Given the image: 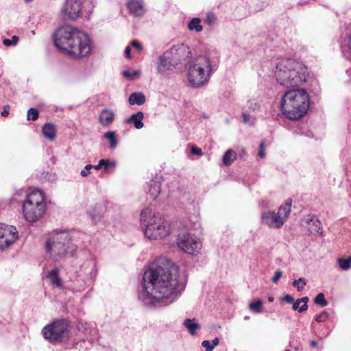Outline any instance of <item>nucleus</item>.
Segmentation results:
<instances>
[{
    "instance_id": "c756f323",
    "label": "nucleus",
    "mask_w": 351,
    "mask_h": 351,
    "mask_svg": "<svg viewBox=\"0 0 351 351\" xmlns=\"http://www.w3.org/2000/svg\"><path fill=\"white\" fill-rule=\"evenodd\" d=\"M145 96L141 92L133 93V105H142L145 102Z\"/></svg>"
},
{
    "instance_id": "4d7b16f0",
    "label": "nucleus",
    "mask_w": 351,
    "mask_h": 351,
    "mask_svg": "<svg viewBox=\"0 0 351 351\" xmlns=\"http://www.w3.org/2000/svg\"><path fill=\"white\" fill-rule=\"evenodd\" d=\"M140 70H133V79L136 77H138L141 75Z\"/></svg>"
},
{
    "instance_id": "f257e3e1",
    "label": "nucleus",
    "mask_w": 351,
    "mask_h": 351,
    "mask_svg": "<svg viewBox=\"0 0 351 351\" xmlns=\"http://www.w3.org/2000/svg\"><path fill=\"white\" fill-rule=\"evenodd\" d=\"M145 291L139 298L145 305H167L175 301L185 289L179 269L166 257H159L145 272Z\"/></svg>"
},
{
    "instance_id": "cd10ccee",
    "label": "nucleus",
    "mask_w": 351,
    "mask_h": 351,
    "mask_svg": "<svg viewBox=\"0 0 351 351\" xmlns=\"http://www.w3.org/2000/svg\"><path fill=\"white\" fill-rule=\"evenodd\" d=\"M144 118V114L142 112H138L136 114H133V125L136 129H141L144 124L142 120Z\"/></svg>"
},
{
    "instance_id": "f3484780",
    "label": "nucleus",
    "mask_w": 351,
    "mask_h": 351,
    "mask_svg": "<svg viewBox=\"0 0 351 351\" xmlns=\"http://www.w3.org/2000/svg\"><path fill=\"white\" fill-rule=\"evenodd\" d=\"M176 65L177 64L170 58L169 53L165 51L158 58L157 69L161 75H165L169 71H172Z\"/></svg>"
},
{
    "instance_id": "864d4df0",
    "label": "nucleus",
    "mask_w": 351,
    "mask_h": 351,
    "mask_svg": "<svg viewBox=\"0 0 351 351\" xmlns=\"http://www.w3.org/2000/svg\"><path fill=\"white\" fill-rule=\"evenodd\" d=\"M123 75L126 78H130L132 77V73L129 70H125L123 72Z\"/></svg>"
},
{
    "instance_id": "4c0bfd02",
    "label": "nucleus",
    "mask_w": 351,
    "mask_h": 351,
    "mask_svg": "<svg viewBox=\"0 0 351 351\" xmlns=\"http://www.w3.org/2000/svg\"><path fill=\"white\" fill-rule=\"evenodd\" d=\"M261 107L260 104L256 99H252L248 101V108L253 111L258 110Z\"/></svg>"
},
{
    "instance_id": "e433bc0d",
    "label": "nucleus",
    "mask_w": 351,
    "mask_h": 351,
    "mask_svg": "<svg viewBox=\"0 0 351 351\" xmlns=\"http://www.w3.org/2000/svg\"><path fill=\"white\" fill-rule=\"evenodd\" d=\"M309 299L307 296L302 297V298L298 299V302H303L304 304L302 305L299 308L300 313H303L307 311L308 309V305L307 303L308 302Z\"/></svg>"
},
{
    "instance_id": "7c9ffc66",
    "label": "nucleus",
    "mask_w": 351,
    "mask_h": 351,
    "mask_svg": "<svg viewBox=\"0 0 351 351\" xmlns=\"http://www.w3.org/2000/svg\"><path fill=\"white\" fill-rule=\"evenodd\" d=\"M338 264L341 269L348 270L351 267V258L350 257L347 259L339 258Z\"/></svg>"
},
{
    "instance_id": "6ab92c4d",
    "label": "nucleus",
    "mask_w": 351,
    "mask_h": 351,
    "mask_svg": "<svg viewBox=\"0 0 351 351\" xmlns=\"http://www.w3.org/2000/svg\"><path fill=\"white\" fill-rule=\"evenodd\" d=\"M114 119V113L108 108L103 109L99 114V122L103 126L110 125Z\"/></svg>"
},
{
    "instance_id": "f03ea898",
    "label": "nucleus",
    "mask_w": 351,
    "mask_h": 351,
    "mask_svg": "<svg viewBox=\"0 0 351 351\" xmlns=\"http://www.w3.org/2000/svg\"><path fill=\"white\" fill-rule=\"evenodd\" d=\"M309 106V97L304 89H292L282 97L280 110L283 115L291 120L302 117Z\"/></svg>"
},
{
    "instance_id": "09e8293b",
    "label": "nucleus",
    "mask_w": 351,
    "mask_h": 351,
    "mask_svg": "<svg viewBox=\"0 0 351 351\" xmlns=\"http://www.w3.org/2000/svg\"><path fill=\"white\" fill-rule=\"evenodd\" d=\"M282 300L285 301L286 302L289 303V304H291V303L293 304V302H294V298L289 294H286L282 298Z\"/></svg>"
},
{
    "instance_id": "ddd939ff",
    "label": "nucleus",
    "mask_w": 351,
    "mask_h": 351,
    "mask_svg": "<svg viewBox=\"0 0 351 351\" xmlns=\"http://www.w3.org/2000/svg\"><path fill=\"white\" fill-rule=\"evenodd\" d=\"M300 63L290 58H282L278 60L276 65L274 75L277 82L280 83H285L286 77L291 73L293 69L299 66Z\"/></svg>"
},
{
    "instance_id": "58836bf2",
    "label": "nucleus",
    "mask_w": 351,
    "mask_h": 351,
    "mask_svg": "<svg viewBox=\"0 0 351 351\" xmlns=\"http://www.w3.org/2000/svg\"><path fill=\"white\" fill-rule=\"evenodd\" d=\"M93 169V165H86L84 169H82L81 171H80V175L82 177H86L88 176V175L90 174V171L91 169Z\"/></svg>"
},
{
    "instance_id": "0eeeda50",
    "label": "nucleus",
    "mask_w": 351,
    "mask_h": 351,
    "mask_svg": "<svg viewBox=\"0 0 351 351\" xmlns=\"http://www.w3.org/2000/svg\"><path fill=\"white\" fill-rule=\"evenodd\" d=\"M94 8V0H66L61 10L64 20L76 21L84 14L89 16Z\"/></svg>"
},
{
    "instance_id": "9d476101",
    "label": "nucleus",
    "mask_w": 351,
    "mask_h": 351,
    "mask_svg": "<svg viewBox=\"0 0 351 351\" xmlns=\"http://www.w3.org/2000/svg\"><path fill=\"white\" fill-rule=\"evenodd\" d=\"M42 332L43 337L50 342H60L68 337V326L64 320H57L44 327Z\"/></svg>"
},
{
    "instance_id": "20e7f679",
    "label": "nucleus",
    "mask_w": 351,
    "mask_h": 351,
    "mask_svg": "<svg viewBox=\"0 0 351 351\" xmlns=\"http://www.w3.org/2000/svg\"><path fill=\"white\" fill-rule=\"evenodd\" d=\"M71 236L66 230L51 232L46 241V252L55 261L73 256L77 247L71 243Z\"/></svg>"
},
{
    "instance_id": "0e129e2a",
    "label": "nucleus",
    "mask_w": 351,
    "mask_h": 351,
    "mask_svg": "<svg viewBox=\"0 0 351 351\" xmlns=\"http://www.w3.org/2000/svg\"><path fill=\"white\" fill-rule=\"evenodd\" d=\"M274 298L273 296H269V297H268V301H269V302H274Z\"/></svg>"
},
{
    "instance_id": "b1692460",
    "label": "nucleus",
    "mask_w": 351,
    "mask_h": 351,
    "mask_svg": "<svg viewBox=\"0 0 351 351\" xmlns=\"http://www.w3.org/2000/svg\"><path fill=\"white\" fill-rule=\"evenodd\" d=\"M103 138L108 141L110 149H115L117 146V138L114 131H108L103 135Z\"/></svg>"
},
{
    "instance_id": "6e6552de",
    "label": "nucleus",
    "mask_w": 351,
    "mask_h": 351,
    "mask_svg": "<svg viewBox=\"0 0 351 351\" xmlns=\"http://www.w3.org/2000/svg\"><path fill=\"white\" fill-rule=\"evenodd\" d=\"M291 200L289 199L285 204L280 206L278 212H263L261 215L262 223L272 228H279L282 226L291 212Z\"/></svg>"
},
{
    "instance_id": "2f4dec72",
    "label": "nucleus",
    "mask_w": 351,
    "mask_h": 351,
    "mask_svg": "<svg viewBox=\"0 0 351 351\" xmlns=\"http://www.w3.org/2000/svg\"><path fill=\"white\" fill-rule=\"evenodd\" d=\"M100 165H102L104 171L106 172L108 169L114 168L116 167V162L108 159H101Z\"/></svg>"
},
{
    "instance_id": "052dcab7",
    "label": "nucleus",
    "mask_w": 351,
    "mask_h": 351,
    "mask_svg": "<svg viewBox=\"0 0 351 351\" xmlns=\"http://www.w3.org/2000/svg\"><path fill=\"white\" fill-rule=\"evenodd\" d=\"M310 345L312 348H316L317 346V342L315 340H312L310 342Z\"/></svg>"
},
{
    "instance_id": "473e14b6",
    "label": "nucleus",
    "mask_w": 351,
    "mask_h": 351,
    "mask_svg": "<svg viewBox=\"0 0 351 351\" xmlns=\"http://www.w3.org/2000/svg\"><path fill=\"white\" fill-rule=\"evenodd\" d=\"M314 302L316 304L320 305L322 307L327 306L328 302L325 299L324 294L322 293H319L317 295V296L314 299Z\"/></svg>"
},
{
    "instance_id": "2eb2a0df",
    "label": "nucleus",
    "mask_w": 351,
    "mask_h": 351,
    "mask_svg": "<svg viewBox=\"0 0 351 351\" xmlns=\"http://www.w3.org/2000/svg\"><path fill=\"white\" fill-rule=\"evenodd\" d=\"M306 68L302 64L293 69L285 78V83H280V84L286 88H295L300 86L306 80Z\"/></svg>"
},
{
    "instance_id": "ea45409f",
    "label": "nucleus",
    "mask_w": 351,
    "mask_h": 351,
    "mask_svg": "<svg viewBox=\"0 0 351 351\" xmlns=\"http://www.w3.org/2000/svg\"><path fill=\"white\" fill-rule=\"evenodd\" d=\"M328 313L326 311H323L322 313L315 317V320L317 322H324L328 319Z\"/></svg>"
},
{
    "instance_id": "7ed1b4c3",
    "label": "nucleus",
    "mask_w": 351,
    "mask_h": 351,
    "mask_svg": "<svg viewBox=\"0 0 351 351\" xmlns=\"http://www.w3.org/2000/svg\"><path fill=\"white\" fill-rule=\"evenodd\" d=\"M217 61L208 55L194 58L188 69V80L191 86L199 88L207 84L217 69Z\"/></svg>"
},
{
    "instance_id": "49530a36",
    "label": "nucleus",
    "mask_w": 351,
    "mask_h": 351,
    "mask_svg": "<svg viewBox=\"0 0 351 351\" xmlns=\"http://www.w3.org/2000/svg\"><path fill=\"white\" fill-rule=\"evenodd\" d=\"M133 48L138 52L142 51L143 49V45L137 40H133Z\"/></svg>"
},
{
    "instance_id": "338daca9",
    "label": "nucleus",
    "mask_w": 351,
    "mask_h": 351,
    "mask_svg": "<svg viewBox=\"0 0 351 351\" xmlns=\"http://www.w3.org/2000/svg\"><path fill=\"white\" fill-rule=\"evenodd\" d=\"M25 2L27 3H29V2H32L33 1V0H24Z\"/></svg>"
},
{
    "instance_id": "423d86ee",
    "label": "nucleus",
    "mask_w": 351,
    "mask_h": 351,
    "mask_svg": "<svg viewBox=\"0 0 351 351\" xmlns=\"http://www.w3.org/2000/svg\"><path fill=\"white\" fill-rule=\"evenodd\" d=\"M45 211V204L42 191H33L23 203V212L25 219L29 222L36 221L42 217Z\"/></svg>"
},
{
    "instance_id": "f8f14e48",
    "label": "nucleus",
    "mask_w": 351,
    "mask_h": 351,
    "mask_svg": "<svg viewBox=\"0 0 351 351\" xmlns=\"http://www.w3.org/2000/svg\"><path fill=\"white\" fill-rule=\"evenodd\" d=\"M177 245L182 251L193 256L197 255L202 247L199 239L194 234L188 232L178 234Z\"/></svg>"
},
{
    "instance_id": "de8ad7c7",
    "label": "nucleus",
    "mask_w": 351,
    "mask_h": 351,
    "mask_svg": "<svg viewBox=\"0 0 351 351\" xmlns=\"http://www.w3.org/2000/svg\"><path fill=\"white\" fill-rule=\"evenodd\" d=\"M191 153L194 155L197 156H201L203 154L202 150L200 148L197 147L196 146H192Z\"/></svg>"
},
{
    "instance_id": "680f3d73",
    "label": "nucleus",
    "mask_w": 351,
    "mask_h": 351,
    "mask_svg": "<svg viewBox=\"0 0 351 351\" xmlns=\"http://www.w3.org/2000/svg\"><path fill=\"white\" fill-rule=\"evenodd\" d=\"M9 114V111L5 108L1 112V115L3 117H7Z\"/></svg>"
},
{
    "instance_id": "c85d7f7f",
    "label": "nucleus",
    "mask_w": 351,
    "mask_h": 351,
    "mask_svg": "<svg viewBox=\"0 0 351 351\" xmlns=\"http://www.w3.org/2000/svg\"><path fill=\"white\" fill-rule=\"evenodd\" d=\"M263 301L261 299H258L256 301L250 303L249 308L254 313H261L263 312Z\"/></svg>"
},
{
    "instance_id": "8fccbe9b",
    "label": "nucleus",
    "mask_w": 351,
    "mask_h": 351,
    "mask_svg": "<svg viewBox=\"0 0 351 351\" xmlns=\"http://www.w3.org/2000/svg\"><path fill=\"white\" fill-rule=\"evenodd\" d=\"M300 302H298V299L293 302L292 308L294 311L298 310L299 311Z\"/></svg>"
},
{
    "instance_id": "a19ab883",
    "label": "nucleus",
    "mask_w": 351,
    "mask_h": 351,
    "mask_svg": "<svg viewBox=\"0 0 351 351\" xmlns=\"http://www.w3.org/2000/svg\"><path fill=\"white\" fill-rule=\"evenodd\" d=\"M216 19L217 18L213 13H208L206 18V22L208 25H213L215 23Z\"/></svg>"
},
{
    "instance_id": "13d9d810",
    "label": "nucleus",
    "mask_w": 351,
    "mask_h": 351,
    "mask_svg": "<svg viewBox=\"0 0 351 351\" xmlns=\"http://www.w3.org/2000/svg\"><path fill=\"white\" fill-rule=\"evenodd\" d=\"M127 8L130 13H132V0H129L127 3Z\"/></svg>"
},
{
    "instance_id": "bb28decb",
    "label": "nucleus",
    "mask_w": 351,
    "mask_h": 351,
    "mask_svg": "<svg viewBox=\"0 0 351 351\" xmlns=\"http://www.w3.org/2000/svg\"><path fill=\"white\" fill-rule=\"evenodd\" d=\"M200 23H201V20L199 18H194L189 23L188 28L191 31H195L196 32H200L203 29V27Z\"/></svg>"
},
{
    "instance_id": "dca6fc26",
    "label": "nucleus",
    "mask_w": 351,
    "mask_h": 351,
    "mask_svg": "<svg viewBox=\"0 0 351 351\" xmlns=\"http://www.w3.org/2000/svg\"><path fill=\"white\" fill-rule=\"evenodd\" d=\"M166 51L169 53L170 58L177 64H185L189 60L191 55L189 47L183 43L173 45Z\"/></svg>"
},
{
    "instance_id": "f704fd0d",
    "label": "nucleus",
    "mask_w": 351,
    "mask_h": 351,
    "mask_svg": "<svg viewBox=\"0 0 351 351\" xmlns=\"http://www.w3.org/2000/svg\"><path fill=\"white\" fill-rule=\"evenodd\" d=\"M38 118V111L36 108H30L27 111V120L35 121Z\"/></svg>"
},
{
    "instance_id": "4468645a",
    "label": "nucleus",
    "mask_w": 351,
    "mask_h": 351,
    "mask_svg": "<svg viewBox=\"0 0 351 351\" xmlns=\"http://www.w3.org/2000/svg\"><path fill=\"white\" fill-rule=\"evenodd\" d=\"M19 238L16 227L0 223V250H4L13 244Z\"/></svg>"
},
{
    "instance_id": "c9c22d12",
    "label": "nucleus",
    "mask_w": 351,
    "mask_h": 351,
    "mask_svg": "<svg viewBox=\"0 0 351 351\" xmlns=\"http://www.w3.org/2000/svg\"><path fill=\"white\" fill-rule=\"evenodd\" d=\"M19 37L17 36H13L11 39L5 38L3 40V44L5 46L16 45L19 42Z\"/></svg>"
},
{
    "instance_id": "79ce46f5",
    "label": "nucleus",
    "mask_w": 351,
    "mask_h": 351,
    "mask_svg": "<svg viewBox=\"0 0 351 351\" xmlns=\"http://www.w3.org/2000/svg\"><path fill=\"white\" fill-rule=\"evenodd\" d=\"M282 272L280 270H277L275 271L274 276L271 278V281L273 283L276 284L279 279L282 277Z\"/></svg>"
},
{
    "instance_id": "a211bd4d",
    "label": "nucleus",
    "mask_w": 351,
    "mask_h": 351,
    "mask_svg": "<svg viewBox=\"0 0 351 351\" xmlns=\"http://www.w3.org/2000/svg\"><path fill=\"white\" fill-rule=\"evenodd\" d=\"M304 221L306 223L305 226L310 233H322V223L315 215H308L304 217Z\"/></svg>"
},
{
    "instance_id": "393cba45",
    "label": "nucleus",
    "mask_w": 351,
    "mask_h": 351,
    "mask_svg": "<svg viewBox=\"0 0 351 351\" xmlns=\"http://www.w3.org/2000/svg\"><path fill=\"white\" fill-rule=\"evenodd\" d=\"M184 326L188 329L189 333L192 335H195L197 330L200 328V325L195 322V319H186L184 321Z\"/></svg>"
},
{
    "instance_id": "6e6d98bb",
    "label": "nucleus",
    "mask_w": 351,
    "mask_h": 351,
    "mask_svg": "<svg viewBox=\"0 0 351 351\" xmlns=\"http://www.w3.org/2000/svg\"><path fill=\"white\" fill-rule=\"evenodd\" d=\"M219 340L218 337H215L212 341V346L215 348L219 344Z\"/></svg>"
},
{
    "instance_id": "603ef678",
    "label": "nucleus",
    "mask_w": 351,
    "mask_h": 351,
    "mask_svg": "<svg viewBox=\"0 0 351 351\" xmlns=\"http://www.w3.org/2000/svg\"><path fill=\"white\" fill-rule=\"evenodd\" d=\"M348 48L349 53L351 54V33L348 37Z\"/></svg>"
},
{
    "instance_id": "5701e85b",
    "label": "nucleus",
    "mask_w": 351,
    "mask_h": 351,
    "mask_svg": "<svg viewBox=\"0 0 351 351\" xmlns=\"http://www.w3.org/2000/svg\"><path fill=\"white\" fill-rule=\"evenodd\" d=\"M145 13L143 0H133V16L141 17Z\"/></svg>"
},
{
    "instance_id": "5fc2aeb1",
    "label": "nucleus",
    "mask_w": 351,
    "mask_h": 351,
    "mask_svg": "<svg viewBox=\"0 0 351 351\" xmlns=\"http://www.w3.org/2000/svg\"><path fill=\"white\" fill-rule=\"evenodd\" d=\"M130 45H128L125 50V54L127 58H130Z\"/></svg>"
},
{
    "instance_id": "72a5a7b5",
    "label": "nucleus",
    "mask_w": 351,
    "mask_h": 351,
    "mask_svg": "<svg viewBox=\"0 0 351 351\" xmlns=\"http://www.w3.org/2000/svg\"><path fill=\"white\" fill-rule=\"evenodd\" d=\"M306 284V282L303 278H300L298 280H295L293 282V286L297 287L298 291H302Z\"/></svg>"
},
{
    "instance_id": "69168bd1",
    "label": "nucleus",
    "mask_w": 351,
    "mask_h": 351,
    "mask_svg": "<svg viewBox=\"0 0 351 351\" xmlns=\"http://www.w3.org/2000/svg\"><path fill=\"white\" fill-rule=\"evenodd\" d=\"M132 94L129 96L128 97V102L130 104L132 105Z\"/></svg>"
},
{
    "instance_id": "774afa93",
    "label": "nucleus",
    "mask_w": 351,
    "mask_h": 351,
    "mask_svg": "<svg viewBox=\"0 0 351 351\" xmlns=\"http://www.w3.org/2000/svg\"><path fill=\"white\" fill-rule=\"evenodd\" d=\"M249 319V317L248 316H245V319Z\"/></svg>"
},
{
    "instance_id": "bf43d9fd",
    "label": "nucleus",
    "mask_w": 351,
    "mask_h": 351,
    "mask_svg": "<svg viewBox=\"0 0 351 351\" xmlns=\"http://www.w3.org/2000/svg\"><path fill=\"white\" fill-rule=\"evenodd\" d=\"M102 167V165H100V160L97 165H93V169L95 170H99Z\"/></svg>"
},
{
    "instance_id": "3c124183",
    "label": "nucleus",
    "mask_w": 351,
    "mask_h": 351,
    "mask_svg": "<svg viewBox=\"0 0 351 351\" xmlns=\"http://www.w3.org/2000/svg\"><path fill=\"white\" fill-rule=\"evenodd\" d=\"M243 121L245 123H247L249 121L250 116L247 113H243L242 114Z\"/></svg>"
},
{
    "instance_id": "aec40b11",
    "label": "nucleus",
    "mask_w": 351,
    "mask_h": 351,
    "mask_svg": "<svg viewBox=\"0 0 351 351\" xmlns=\"http://www.w3.org/2000/svg\"><path fill=\"white\" fill-rule=\"evenodd\" d=\"M47 278L50 283L58 289L63 288L62 280L59 276V269L56 268L48 271Z\"/></svg>"
},
{
    "instance_id": "4be33fe9",
    "label": "nucleus",
    "mask_w": 351,
    "mask_h": 351,
    "mask_svg": "<svg viewBox=\"0 0 351 351\" xmlns=\"http://www.w3.org/2000/svg\"><path fill=\"white\" fill-rule=\"evenodd\" d=\"M43 134L48 140L53 141L56 136V126L51 123H47L43 126Z\"/></svg>"
},
{
    "instance_id": "a18cd8bd",
    "label": "nucleus",
    "mask_w": 351,
    "mask_h": 351,
    "mask_svg": "<svg viewBox=\"0 0 351 351\" xmlns=\"http://www.w3.org/2000/svg\"><path fill=\"white\" fill-rule=\"evenodd\" d=\"M258 156L260 158H264L265 156V147H264V142H261L259 145V152L258 153Z\"/></svg>"
},
{
    "instance_id": "c03bdc74",
    "label": "nucleus",
    "mask_w": 351,
    "mask_h": 351,
    "mask_svg": "<svg viewBox=\"0 0 351 351\" xmlns=\"http://www.w3.org/2000/svg\"><path fill=\"white\" fill-rule=\"evenodd\" d=\"M77 281L80 283L77 284V285H73V289H75L77 291H81L82 289H83L84 288L85 281L83 279H80V280H77Z\"/></svg>"
},
{
    "instance_id": "1a4fd4ad",
    "label": "nucleus",
    "mask_w": 351,
    "mask_h": 351,
    "mask_svg": "<svg viewBox=\"0 0 351 351\" xmlns=\"http://www.w3.org/2000/svg\"><path fill=\"white\" fill-rule=\"evenodd\" d=\"M78 30L70 25H64L58 28L53 35L55 46L60 51L66 53L73 43V40L75 39L78 40L77 35Z\"/></svg>"
},
{
    "instance_id": "37998d69",
    "label": "nucleus",
    "mask_w": 351,
    "mask_h": 351,
    "mask_svg": "<svg viewBox=\"0 0 351 351\" xmlns=\"http://www.w3.org/2000/svg\"><path fill=\"white\" fill-rule=\"evenodd\" d=\"M202 346L206 348V351H213L214 349V347L208 340L203 341L202 343Z\"/></svg>"
},
{
    "instance_id": "e2e57ef3",
    "label": "nucleus",
    "mask_w": 351,
    "mask_h": 351,
    "mask_svg": "<svg viewBox=\"0 0 351 351\" xmlns=\"http://www.w3.org/2000/svg\"><path fill=\"white\" fill-rule=\"evenodd\" d=\"M125 123H132V116L128 117L125 120Z\"/></svg>"
},
{
    "instance_id": "412c9836",
    "label": "nucleus",
    "mask_w": 351,
    "mask_h": 351,
    "mask_svg": "<svg viewBox=\"0 0 351 351\" xmlns=\"http://www.w3.org/2000/svg\"><path fill=\"white\" fill-rule=\"evenodd\" d=\"M147 194L152 199H156L161 191V184L157 180H151L147 184Z\"/></svg>"
},
{
    "instance_id": "a878e982",
    "label": "nucleus",
    "mask_w": 351,
    "mask_h": 351,
    "mask_svg": "<svg viewBox=\"0 0 351 351\" xmlns=\"http://www.w3.org/2000/svg\"><path fill=\"white\" fill-rule=\"evenodd\" d=\"M237 154L232 149L227 150L223 156V162L226 165H230L236 160Z\"/></svg>"
},
{
    "instance_id": "39448f33",
    "label": "nucleus",
    "mask_w": 351,
    "mask_h": 351,
    "mask_svg": "<svg viewBox=\"0 0 351 351\" xmlns=\"http://www.w3.org/2000/svg\"><path fill=\"white\" fill-rule=\"evenodd\" d=\"M152 210L146 208L141 213V223L145 226L144 233L150 239H158L170 233V226L167 221L159 215L150 217Z\"/></svg>"
},
{
    "instance_id": "9b49d317",
    "label": "nucleus",
    "mask_w": 351,
    "mask_h": 351,
    "mask_svg": "<svg viewBox=\"0 0 351 351\" xmlns=\"http://www.w3.org/2000/svg\"><path fill=\"white\" fill-rule=\"evenodd\" d=\"M78 40L69 47L66 53L73 58H82L87 56L91 51V43L89 36L84 32L78 30L77 33Z\"/></svg>"
}]
</instances>
